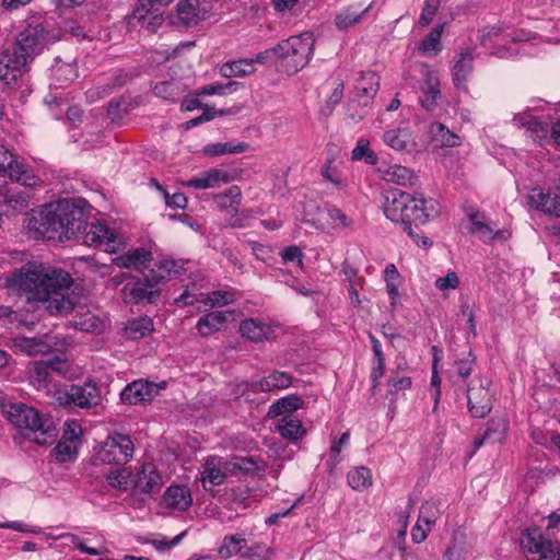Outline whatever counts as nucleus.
I'll return each instance as SVG.
<instances>
[{
	"label": "nucleus",
	"mask_w": 560,
	"mask_h": 560,
	"mask_svg": "<svg viewBox=\"0 0 560 560\" xmlns=\"http://www.w3.org/2000/svg\"><path fill=\"white\" fill-rule=\"evenodd\" d=\"M275 338V327L259 318H247V341L261 343Z\"/></svg>",
	"instance_id": "30"
},
{
	"label": "nucleus",
	"mask_w": 560,
	"mask_h": 560,
	"mask_svg": "<svg viewBox=\"0 0 560 560\" xmlns=\"http://www.w3.org/2000/svg\"><path fill=\"white\" fill-rule=\"evenodd\" d=\"M521 547L527 560H558L560 556L555 545L536 527L524 533Z\"/></svg>",
	"instance_id": "10"
},
{
	"label": "nucleus",
	"mask_w": 560,
	"mask_h": 560,
	"mask_svg": "<svg viewBox=\"0 0 560 560\" xmlns=\"http://www.w3.org/2000/svg\"><path fill=\"white\" fill-rule=\"evenodd\" d=\"M439 515L440 509L436 503L425 502L420 508L418 520L422 522L428 527V529H431V526L435 524Z\"/></svg>",
	"instance_id": "48"
},
{
	"label": "nucleus",
	"mask_w": 560,
	"mask_h": 560,
	"mask_svg": "<svg viewBox=\"0 0 560 560\" xmlns=\"http://www.w3.org/2000/svg\"><path fill=\"white\" fill-rule=\"evenodd\" d=\"M165 385H159L148 381H135L127 385L120 394L121 400L130 405H138L150 401L159 394Z\"/></svg>",
	"instance_id": "17"
},
{
	"label": "nucleus",
	"mask_w": 560,
	"mask_h": 560,
	"mask_svg": "<svg viewBox=\"0 0 560 560\" xmlns=\"http://www.w3.org/2000/svg\"><path fill=\"white\" fill-rule=\"evenodd\" d=\"M59 406L74 409H91L102 401L101 389L96 383L88 381L82 385L72 384L55 393Z\"/></svg>",
	"instance_id": "5"
},
{
	"label": "nucleus",
	"mask_w": 560,
	"mask_h": 560,
	"mask_svg": "<svg viewBox=\"0 0 560 560\" xmlns=\"http://www.w3.org/2000/svg\"><path fill=\"white\" fill-rule=\"evenodd\" d=\"M348 483L354 489H364L372 485V474L366 467H357L349 471Z\"/></svg>",
	"instance_id": "42"
},
{
	"label": "nucleus",
	"mask_w": 560,
	"mask_h": 560,
	"mask_svg": "<svg viewBox=\"0 0 560 560\" xmlns=\"http://www.w3.org/2000/svg\"><path fill=\"white\" fill-rule=\"evenodd\" d=\"M475 233H477L483 242H489L495 238H503L505 231L500 230L494 232L493 229L487 223Z\"/></svg>",
	"instance_id": "64"
},
{
	"label": "nucleus",
	"mask_w": 560,
	"mask_h": 560,
	"mask_svg": "<svg viewBox=\"0 0 560 560\" xmlns=\"http://www.w3.org/2000/svg\"><path fill=\"white\" fill-rule=\"evenodd\" d=\"M207 11L199 0H180L176 5V15L180 24L191 27L206 18Z\"/></svg>",
	"instance_id": "22"
},
{
	"label": "nucleus",
	"mask_w": 560,
	"mask_h": 560,
	"mask_svg": "<svg viewBox=\"0 0 560 560\" xmlns=\"http://www.w3.org/2000/svg\"><path fill=\"white\" fill-rule=\"evenodd\" d=\"M439 208L433 199H425L422 196H413L412 201L407 202L406 212L402 220L404 231L420 245L418 235H415L411 228L415 224H424L431 218L438 215Z\"/></svg>",
	"instance_id": "8"
},
{
	"label": "nucleus",
	"mask_w": 560,
	"mask_h": 560,
	"mask_svg": "<svg viewBox=\"0 0 560 560\" xmlns=\"http://www.w3.org/2000/svg\"><path fill=\"white\" fill-rule=\"evenodd\" d=\"M380 78L374 72L362 73L355 84L354 97L348 104V116L360 120L368 114V108L378 91Z\"/></svg>",
	"instance_id": "7"
},
{
	"label": "nucleus",
	"mask_w": 560,
	"mask_h": 560,
	"mask_svg": "<svg viewBox=\"0 0 560 560\" xmlns=\"http://www.w3.org/2000/svg\"><path fill=\"white\" fill-rule=\"evenodd\" d=\"M31 195L20 189H8L0 199V208L4 215L12 217L25 211L30 207Z\"/></svg>",
	"instance_id": "21"
},
{
	"label": "nucleus",
	"mask_w": 560,
	"mask_h": 560,
	"mask_svg": "<svg viewBox=\"0 0 560 560\" xmlns=\"http://www.w3.org/2000/svg\"><path fill=\"white\" fill-rule=\"evenodd\" d=\"M220 182H226V174L220 170L212 168L203 172L196 178L184 182L183 185L197 189H207L214 187Z\"/></svg>",
	"instance_id": "35"
},
{
	"label": "nucleus",
	"mask_w": 560,
	"mask_h": 560,
	"mask_svg": "<svg viewBox=\"0 0 560 560\" xmlns=\"http://www.w3.org/2000/svg\"><path fill=\"white\" fill-rule=\"evenodd\" d=\"M165 276H153L138 279L127 283L121 290V298L127 304L154 303L159 298L161 290L159 283Z\"/></svg>",
	"instance_id": "9"
},
{
	"label": "nucleus",
	"mask_w": 560,
	"mask_h": 560,
	"mask_svg": "<svg viewBox=\"0 0 560 560\" xmlns=\"http://www.w3.org/2000/svg\"><path fill=\"white\" fill-rule=\"evenodd\" d=\"M78 77L77 66L57 58L51 66V84L55 88H65Z\"/></svg>",
	"instance_id": "28"
},
{
	"label": "nucleus",
	"mask_w": 560,
	"mask_h": 560,
	"mask_svg": "<svg viewBox=\"0 0 560 560\" xmlns=\"http://www.w3.org/2000/svg\"><path fill=\"white\" fill-rule=\"evenodd\" d=\"M491 382L486 377L472 380L467 389L469 411L475 418H483L492 408Z\"/></svg>",
	"instance_id": "12"
},
{
	"label": "nucleus",
	"mask_w": 560,
	"mask_h": 560,
	"mask_svg": "<svg viewBox=\"0 0 560 560\" xmlns=\"http://www.w3.org/2000/svg\"><path fill=\"white\" fill-rule=\"evenodd\" d=\"M81 230L84 233L83 241L89 246L101 248L106 253H115L119 249L120 242L117 235L105 224L96 222L88 224Z\"/></svg>",
	"instance_id": "14"
},
{
	"label": "nucleus",
	"mask_w": 560,
	"mask_h": 560,
	"mask_svg": "<svg viewBox=\"0 0 560 560\" xmlns=\"http://www.w3.org/2000/svg\"><path fill=\"white\" fill-rule=\"evenodd\" d=\"M153 330V323L149 317H138L128 322L126 334L132 339H140Z\"/></svg>",
	"instance_id": "39"
},
{
	"label": "nucleus",
	"mask_w": 560,
	"mask_h": 560,
	"mask_svg": "<svg viewBox=\"0 0 560 560\" xmlns=\"http://www.w3.org/2000/svg\"><path fill=\"white\" fill-rule=\"evenodd\" d=\"M72 283L69 272L37 261L23 265L9 279V287L21 298L42 304L52 316H67L80 306V296L70 292Z\"/></svg>",
	"instance_id": "1"
},
{
	"label": "nucleus",
	"mask_w": 560,
	"mask_h": 560,
	"mask_svg": "<svg viewBox=\"0 0 560 560\" xmlns=\"http://www.w3.org/2000/svg\"><path fill=\"white\" fill-rule=\"evenodd\" d=\"M440 83L438 77L430 70L427 71L425 79L421 85L420 103L427 110H432L438 105L440 98Z\"/></svg>",
	"instance_id": "26"
},
{
	"label": "nucleus",
	"mask_w": 560,
	"mask_h": 560,
	"mask_svg": "<svg viewBox=\"0 0 560 560\" xmlns=\"http://www.w3.org/2000/svg\"><path fill=\"white\" fill-rule=\"evenodd\" d=\"M410 201H412V195L408 192L399 189L387 191L383 206L386 218L393 222L402 223L407 202Z\"/></svg>",
	"instance_id": "18"
},
{
	"label": "nucleus",
	"mask_w": 560,
	"mask_h": 560,
	"mask_svg": "<svg viewBox=\"0 0 560 560\" xmlns=\"http://www.w3.org/2000/svg\"><path fill=\"white\" fill-rule=\"evenodd\" d=\"M472 68V54L470 51L460 52L452 69L453 82L456 88L465 85Z\"/></svg>",
	"instance_id": "33"
},
{
	"label": "nucleus",
	"mask_w": 560,
	"mask_h": 560,
	"mask_svg": "<svg viewBox=\"0 0 560 560\" xmlns=\"http://www.w3.org/2000/svg\"><path fill=\"white\" fill-rule=\"evenodd\" d=\"M0 174L8 175L11 180L25 187H34L40 182L31 168L14 160L13 154L3 144H0Z\"/></svg>",
	"instance_id": "11"
},
{
	"label": "nucleus",
	"mask_w": 560,
	"mask_h": 560,
	"mask_svg": "<svg viewBox=\"0 0 560 560\" xmlns=\"http://www.w3.org/2000/svg\"><path fill=\"white\" fill-rule=\"evenodd\" d=\"M221 75L224 78L241 77L245 74V61L243 59L226 62L220 69Z\"/></svg>",
	"instance_id": "56"
},
{
	"label": "nucleus",
	"mask_w": 560,
	"mask_h": 560,
	"mask_svg": "<svg viewBox=\"0 0 560 560\" xmlns=\"http://www.w3.org/2000/svg\"><path fill=\"white\" fill-rule=\"evenodd\" d=\"M200 302L210 306H222L233 302V294L226 291H213L206 298L203 293H200Z\"/></svg>",
	"instance_id": "51"
},
{
	"label": "nucleus",
	"mask_w": 560,
	"mask_h": 560,
	"mask_svg": "<svg viewBox=\"0 0 560 560\" xmlns=\"http://www.w3.org/2000/svg\"><path fill=\"white\" fill-rule=\"evenodd\" d=\"M30 374L31 378L40 385L46 386L52 382L49 366H47L45 361L33 362L30 366Z\"/></svg>",
	"instance_id": "47"
},
{
	"label": "nucleus",
	"mask_w": 560,
	"mask_h": 560,
	"mask_svg": "<svg viewBox=\"0 0 560 560\" xmlns=\"http://www.w3.org/2000/svg\"><path fill=\"white\" fill-rule=\"evenodd\" d=\"M83 200H60L31 210L23 220L26 233L35 238L70 240L85 226Z\"/></svg>",
	"instance_id": "2"
},
{
	"label": "nucleus",
	"mask_w": 560,
	"mask_h": 560,
	"mask_svg": "<svg viewBox=\"0 0 560 560\" xmlns=\"http://www.w3.org/2000/svg\"><path fill=\"white\" fill-rule=\"evenodd\" d=\"M508 429V421L504 418L492 419L481 439L475 441L476 447H480L485 441L501 442Z\"/></svg>",
	"instance_id": "38"
},
{
	"label": "nucleus",
	"mask_w": 560,
	"mask_h": 560,
	"mask_svg": "<svg viewBox=\"0 0 560 560\" xmlns=\"http://www.w3.org/2000/svg\"><path fill=\"white\" fill-rule=\"evenodd\" d=\"M244 541L245 538H243L242 534L226 536L219 549L220 556L222 558H230L237 555L242 550Z\"/></svg>",
	"instance_id": "43"
},
{
	"label": "nucleus",
	"mask_w": 560,
	"mask_h": 560,
	"mask_svg": "<svg viewBox=\"0 0 560 560\" xmlns=\"http://www.w3.org/2000/svg\"><path fill=\"white\" fill-rule=\"evenodd\" d=\"M368 11V8L364 9L363 11L361 12H358L355 10H352V9H347L345 11H342L341 13H339L336 18V25L339 27V28H348L354 24H357L360 20H361V16Z\"/></svg>",
	"instance_id": "52"
},
{
	"label": "nucleus",
	"mask_w": 560,
	"mask_h": 560,
	"mask_svg": "<svg viewBox=\"0 0 560 560\" xmlns=\"http://www.w3.org/2000/svg\"><path fill=\"white\" fill-rule=\"evenodd\" d=\"M28 61L13 47L0 52V80L11 84L26 70Z\"/></svg>",
	"instance_id": "16"
},
{
	"label": "nucleus",
	"mask_w": 560,
	"mask_h": 560,
	"mask_svg": "<svg viewBox=\"0 0 560 560\" xmlns=\"http://www.w3.org/2000/svg\"><path fill=\"white\" fill-rule=\"evenodd\" d=\"M241 85L242 84L236 81H229L228 83H211L198 89L196 91V96L225 95L236 91Z\"/></svg>",
	"instance_id": "41"
},
{
	"label": "nucleus",
	"mask_w": 560,
	"mask_h": 560,
	"mask_svg": "<svg viewBox=\"0 0 560 560\" xmlns=\"http://www.w3.org/2000/svg\"><path fill=\"white\" fill-rule=\"evenodd\" d=\"M214 201L218 207L228 210L234 217L242 202V189L238 186H231L225 192L217 195Z\"/></svg>",
	"instance_id": "34"
},
{
	"label": "nucleus",
	"mask_w": 560,
	"mask_h": 560,
	"mask_svg": "<svg viewBox=\"0 0 560 560\" xmlns=\"http://www.w3.org/2000/svg\"><path fill=\"white\" fill-rule=\"evenodd\" d=\"M245 458H237L236 462H225L221 466V462L215 458L208 459L202 471L201 481L203 488L209 490L211 487L222 485L229 474H244Z\"/></svg>",
	"instance_id": "13"
},
{
	"label": "nucleus",
	"mask_w": 560,
	"mask_h": 560,
	"mask_svg": "<svg viewBox=\"0 0 560 560\" xmlns=\"http://www.w3.org/2000/svg\"><path fill=\"white\" fill-rule=\"evenodd\" d=\"M303 400L296 395H289L275 401L268 410L269 418H276L283 413H291L301 408Z\"/></svg>",
	"instance_id": "37"
},
{
	"label": "nucleus",
	"mask_w": 560,
	"mask_h": 560,
	"mask_svg": "<svg viewBox=\"0 0 560 560\" xmlns=\"http://www.w3.org/2000/svg\"><path fill=\"white\" fill-rule=\"evenodd\" d=\"M173 0H139L138 7L135 9V19L141 21L144 20L145 15L152 11H158L155 7H165Z\"/></svg>",
	"instance_id": "49"
},
{
	"label": "nucleus",
	"mask_w": 560,
	"mask_h": 560,
	"mask_svg": "<svg viewBox=\"0 0 560 560\" xmlns=\"http://www.w3.org/2000/svg\"><path fill=\"white\" fill-rule=\"evenodd\" d=\"M231 312L214 311L200 317L196 328L201 336H209L222 329L231 316Z\"/></svg>",
	"instance_id": "27"
},
{
	"label": "nucleus",
	"mask_w": 560,
	"mask_h": 560,
	"mask_svg": "<svg viewBox=\"0 0 560 560\" xmlns=\"http://www.w3.org/2000/svg\"><path fill=\"white\" fill-rule=\"evenodd\" d=\"M474 363L475 357L472 355V352L469 351L468 358L456 361L458 375L464 378L468 377L472 371Z\"/></svg>",
	"instance_id": "63"
},
{
	"label": "nucleus",
	"mask_w": 560,
	"mask_h": 560,
	"mask_svg": "<svg viewBox=\"0 0 560 560\" xmlns=\"http://www.w3.org/2000/svg\"><path fill=\"white\" fill-rule=\"evenodd\" d=\"M444 25L435 26L422 40L421 49L428 55H434L440 50V40Z\"/></svg>",
	"instance_id": "44"
},
{
	"label": "nucleus",
	"mask_w": 560,
	"mask_h": 560,
	"mask_svg": "<svg viewBox=\"0 0 560 560\" xmlns=\"http://www.w3.org/2000/svg\"><path fill=\"white\" fill-rule=\"evenodd\" d=\"M278 432L282 438L295 441L305 434V429L298 418L293 417L292 415H287L283 416L279 421Z\"/></svg>",
	"instance_id": "36"
},
{
	"label": "nucleus",
	"mask_w": 560,
	"mask_h": 560,
	"mask_svg": "<svg viewBox=\"0 0 560 560\" xmlns=\"http://www.w3.org/2000/svg\"><path fill=\"white\" fill-rule=\"evenodd\" d=\"M45 362L47 366H49L51 374L55 373L59 376L66 377L71 370L68 360L60 357H54L52 359L45 360Z\"/></svg>",
	"instance_id": "55"
},
{
	"label": "nucleus",
	"mask_w": 560,
	"mask_h": 560,
	"mask_svg": "<svg viewBox=\"0 0 560 560\" xmlns=\"http://www.w3.org/2000/svg\"><path fill=\"white\" fill-rule=\"evenodd\" d=\"M135 444L129 435L114 433L107 436L95 455V460L107 465H125L131 460Z\"/></svg>",
	"instance_id": "6"
},
{
	"label": "nucleus",
	"mask_w": 560,
	"mask_h": 560,
	"mask_svg": "<svg viewBox=\"0 0 560 560\" xmlns=\"http://www.w3.org/2000/svg\"><path fill=\"white\" fill-rule=\"evenodd\" d=\"M130 477L131 471L128 468L115 469L107 475V481L113 488L126 490Z\"/></svg>",
	"instance_id": "50"
},
{
	"label": "nucleus",
	"mask_w": 560,
	"mask_h": 560,
	"mask_svg": "<svg viewBox=\"0 0 560 560\" xmlns=\"http://www.w3.org/2000/svg\"><path fill=\"white\" fill-rule=\"evenodd\" d=\"M152 258L151 252L143 247L130 249L124 255L117 256L113 259L114 265L119 268H140L144 266Z\"/></svg>",
	"instance_id": "31"
},
{
	"label": "nucleus",
	"mask_w": 560,
	"mask_h": 560,
	"mask_svg": "<svg viewBox=\"0 0 560 560\" xmlns=\"http://www.w3.org/2000/svg\"><path fill=\"white\" fill-rule=\"evenodd\" d=\"M383 142L398 152L409 153L416 150L417 142L409 128H394L383 133Z\"/></svg>",
	"instance_id": "20"
},
{
	"label": "nucleus",
	"mask_w": 560,
	"mask_h": 560,
	"mask_svg": "<svg viewBox=\"0 0 560 560\" xmlns=\"http://www.w3.org/2000/svg\"><path fill=\"white\" fill-rule=\"evenodd\" d=\"M292 376L285 372L273 371L258 382L247 383V388L253 392H270L273 389H285L292 384Z\"/></svg>",
	"instance_id": "23"
},
{
	"label": "nucleus",
	"mask_w": 560,
	"mask_h": 560,
	"mask_svg": "<svg viewBox=\"0 0 560 560\" xmlns=\"http://www.w3.org/2000/svg\"><path fill=\"white\" fill-rule=\"evenodd\" d=\"M163 502L166 508L186 511L192 504V497L187 487L171 486L163 494Z\"/></svg>",
	"instance_id": "25"
},
{
	"label": "nucleus",
	"mask_w": 560,
	"mask_h": 560,
	"mask_svg": "<svg viewBox=\"0 0 560 560\" xmlns=\"http://www.w3.org/2000/svg\"><path fill=\"white\" fill-rule=\"evenodd\" d=\"M74 324L83 331H93L100 326L98 318L90 312L81 314V316L74 320Z\"/></svg>",
	"instance_id": "58"
},
{
	"label": "nucleus",
	"mask_w": 560,
	"mask_h": 560,
	"mask_svg": "<svg viewBox=\"0 0 560 560\" xmlns=\"http://www.w3.org/2000/svg\"><path fill=\"white\" fill-rule=\"evenodd\" d=\"M271 550L265 545H256L247 549V560H271Z\"/></svg>",
	"instance_id": "61"
},
{
	"label": "nucleus",
	"mask_w": 560,
	"mask_h": 560,
	"mask_svg": "<svg viewBox=\"0 0 560 560\" xmlns=\"http://www.w3.org/2000/svg\"><path fill=\"white\" fill-rule=\"evenodd\" d=\"M244 149L245 145L243 143H211L203 148V153L209 156H217L228 153H241L244 151Z\"/></svg>",
	"instance_id": "45"
},
{
	"label": "nucleus",
	"mask_w": 560,
	"mask_h": 560,
	"mask_svg": "<svg viewBox=\"0 0 560 560\" xmlns=\"http://www.w3.org/2000/svg\"><path fill=\"white\" fill-rule=\"evenodd\" d=\"M513 122L515 126L524 127L528 131L537 136H539V133L546 132V129L544 128L542 124L530 114H517L514 116Z\"/></svg>",
	"instance_id": "46"
},
{
	"label": "nucleus",
	"mask_w": 560,
	"mask_h": 560,
	"mask_svg": "<svg viewBox=\"0 0 560 560\" xmlns=\"http://www.w3.org/2000/svg\"><path fill=\"white\" fill-rule=\"evenodd\" d=\"M429 133L432 142L440 148H454L462 143V138L441 122L431 124Z\"/></svg>",
	"instance_id": "29"
},
{
	"label": "nucleus",
	"mask_w": 560,
	"mask_h": 560,
	"mask_svg": "<svg viewBox=\"0 0 560 560\" xmlns=\"http://www.w3.org/2000/svg\"><path fill=\"white\" fill-rule=\"evenodd\" d=\"M77 453L75 447L68 442H58L57 445L51 451V456L59 462L66 463L74 457Z\"/></svg>",
	"instance_id": "53"
},
{
	"label": "nucleus",
	"mask_w": 560,
	"mask_h": 560,
	"mask_svg": "<svg viewBox=\"0 0 560 560\" xmlns=\"http://www.w3.org/2000/svg\"><path fill=\"white\" fill-rule=\"evenodd\" d=\"M253 62L259 65H272L275 63L278 68V56H277V46L272 48H268L264 51L258 52L254 58L247 59V67Z\"/></svg>",
	"instance_id": "54"
},
{
	"label": "nucleus",
	"mask_w": 560,
	"mask_h": 560,
	"mask_svg": "<svg viewBox=\"0 0 560 560\" xmlns=\"http://www.w3.org/2000/svg\"><path fill=\"white\" fill-rule=\"evenodd\" d=\"M315 45L312 33H302L278 43V71L288 75L302 70L311 60Z\"/></svg>",
	"instance_id": "4"
},
{
	"label": "nucleus",
	"mask_w": 560,
	"mask_h": 560,
	"mask_svg": "<svg viewBox=\"0 0 560 560\" xmlns=\"http://www.w3.org/2000/svg\"><path fill=\"white\" fill-rule=\"evenodd\" d=\"M327 214L335 226L350 228L352 225V221L338 208L328 209Z\"/></svg>",
	"instance_id": "62"
},
{
	"label": "nucleus",
	"mask_w": 560,
	"mask_h": 560,
	"mask_svg": "<svg viewBox=\"0 0 560 560\" xmlns=\"http://www.w3.org/2000/svg\"><path fill=\"white\" fill-rule=\"evenodd\" d=\"M44 39L45 30L43 25H30L18 35L12 47L31 62L40 52Z\"/></svg>",
	"instance_id": "15"
},
{
	"label": "nucleus",
	"mask_w": 560,
	"mask_h": 560,
	"mask_svg": "<svg viewBox=\"0 0 560 560\" xmlns=\"http://www.w3.org/2000/svg\"><path fill=\"white\" fill-rule=\"evenodd\" d=\"M381 172L384 180L400 186H411L415 185L417 180L413 171L402 165H389Z\"/></svg>",
	"instance_id": "32"
},
{
	"label": "nucleus",
	"mask_w": 560,
	"mask_h": 560,
	"mask_svg": "<svg viewBox=\"0 0 560 560\" xmlns=\"http://www.w3.org/2000/svg\"><path fill=\"white\" fill-rule=\"evenodd\" d=\"M162 486V477L156 467L147 463L143 464L136 480V488L144 493H155Z\"/></svg>",
	"instance_id": "24"
},
{
	"label": "nucleus",
	"mask_w": 560,
	"mask_h": 560,
	"mask_svg": "<svg viewBox=\"0 0 560 560\" xmlns=\"http://www.w3.org/2000/svg\"><path fill=\"white\" fill-rule=\"evenodd\" d=\"M550 194H545L541 190L534 189L532 194L527 196V203L537 210L544 212L546 203H548Z\"/></svg>",
	"instance_id": "59"
},
{
	"label": "nucleus",
	"mask_w": 560,
	"mask_h": 560,
	"mask_svg": "<svg viewBox=\"0 0 560 560\" xmlns=\"http://www.w3.org/2000/svg\"><path fill=\"white\" fill-rule=\"evenodd\" d=\"M0 409L25 439L47 445L57 436L54 421L31 406L3 399L0 401Z\"/></svg>",
	"instance_id": "3"
},
{
	"label": "nucleus",
	"mask_w": 560,
	"mask_h": 560,
	"mask_svg": "<svg viewBox=\"0 0 560 560\" xmlns=\"http://www.w3.org/2000/svg\"><path fill=\"white\" fill-rule=\"evenodd\" d=\"M351 158L353 161H364L368 165H375L378 162L377 154L370 148V141L365 138L358 140Z\"/></svg>",
	"instance_id": "40"
},
{
	"label": "nucleus",
	"mask_w": 560,
	"mask_h": 560,
	"mask_svg": "<svg viewBox=\"0 0 560 560\" xmlns=\"http://www.w3.org/2000/svg\"><path fill=\"white\" fill-rule=\"evenodd\" d=\"M459 285V278L456 272L451 271L445 277L435 280V287L441 291L454 290Z\"/></svg>",
	"instance_id": "60"
},
{
	"label": "nucleus",
	"mask_w": 560,
	"mask_h": 560,
	"mask_svg": "<svg viewBox=\"0 0 560 560\" xmlns=\"http://www.w3.org/2000/svg\"><path fill=\"white\" fill-rule=\"evenodd\" d=\"M12 346L16 351H20L30 357L47 354L54 348V343L50 341V338L48 336H18L12 339Z\"/></svg>",
	"instance_id": "19"
},
{
	"label": "nucleus",
	"mask_w": 560,
	"mask_h": 560,
	"mask_svg": "<svg viewBox=\"0 0 560 560\" xmlns=\"http://www.w3.org/2000/svg\"><path fill=\"white\" fill-rule=\"evenodd\" d=\"M439 7L440 0H427L419 19V24L421 26H428L436 14Z\"/></svg>",
	"instance_id": "57"
}]
</instances>
